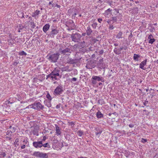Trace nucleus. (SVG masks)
I'll return each instance as SVG.
<instances>
[{
  "label": "nucleus",
  "mask_w": 158,
  "mask_h": 158,
  "mask_svg": "<svg viewBox=\"0 0 158 158\" xmlns=\"http://www.w3.org/2000/svg\"><path fill=\"white\" fill-rule=\"evenodd\" d=\"M80 47H81L78 48L75 50V56L76 58H78V61L80 60L81 59V56L85 52L88 53V51L85 46L80 45Z\"/></svg>",
  "instance_id": "obj_1"
},
{
  "label": "nucleus",
  "mask_w": 158,
  "mask_h": 158,
  "mask_svg": "<svg viewBox=\"0 0 158 158\" xmlns=\"http://www.w3.org/2000/svg\"><path fill=\"white\" fill-rule=\"evenodd\" d=\"M60 55V54L59 52H56L48 55L46 58L50 62L56 63L57 62Z\"/></svg>",
  "instance_id": "obj_2"
},
{
  "label": "nucleus",
  "mask_w": 158,
  "mask_h": 158,
  "mask_svg": "<svg viewBox=\"0 0 158 158\" xmlns=\"http://www.w3.org/2000/svg\"><path fill=\"white\" fill-rule=\"evenodd\" d=\"M31 108L34 109L40 110H43L44 108V106L42 105L40 102H36L28 106L26 108Z\"/></svg>",
  "instance_id": "obj_3"
},
{
  "label": "nucleus",
  "mask_w": 158,
  "mask_h": 158,
  "mask_svg": "<svg viewBox=\"0 0 158 158\" xmlns=\"http://www.w3.org/2000/svg\"><path fill=\"white\" fill-rule=\"evenodd\" d=\"M70 38L71 41L75 43H78L81 40V35L78 33H72L71 35Z\"/></svg>",
  "instance_id": "obj_4"
},
{
  "label": "nucleus",
  "mask_w": 158,
  "mask_h": 158,
  "mask_svg": "<svg viewBox=\"0 0 158 158\" xmlns=\"http://www.w3.org/2000/svg\"><path fill=\"white\" fill-rule=\"evenodd\" d=\"M64 47H65V48L63 47L60 48L59 49V53L63 55H67L68 54H67L66 53H69V54L68 55H70L72 52V51H73V48L72 49H70V48L66 47L65 46Z\"/></svg>",
  "instance_id": "obj_5"
},
{
  "label": "nucleus",
  "mask_w": 158,
  "mask_h": 158,
  "mask_svg": "<svg viewBox=\"0 0 158 158\" xmlns=\"http://www.w3.org/2000/svg\"><path fill=\"white\" fill-rule=\"evenodd\" d=\"M64 89L62 85H59L54 89L53 94L55 96H58L62 94Z\"/></svg>",
  "instance_id": "obj_6"
},
{
  "label": "nucleus",
  "mask_w": 158,
  "mask_h": 158,
  "mask_svg": "<svg viewBox=\"0 0 158 158\" xmlns=\"http://www.w3.org/2000/svg\"><path fill=\"white\" fill-rule=\"evenodd\" d=\"M96 66V62L95 61L90 60L88 61L86 64L85 67L87 69H91Z\"/></svg>",
  "instance_id": "obj_7"
},
{
  "label": "nucleus",
  "mask_w": 158,
  "mask_h": 158,
  "mask_svg": "<svg viewBox=\"0 0 158 158\" xmlns=\"http://www.w3.org/2000/svg\"><path fill=\"white\" fill-rule=\"evenodd\" d=\"M98 68L99 70L106 68L105 64L104 62L103 58L100 59L97 64Z\"/></svg>",
  "instance_id": "obj_8"
},
{
  "label": "nucleus",
  "mask_w": 158,
  "mask_h": 158,
  "mask_svg": "<svg viewBox=\"0 0 158 158\" xmlns=\"http://www.w3.org/2000/svg\"><path fill=\"white\" fill-rule=\"evenodd\" d=\"M33 155L36 157L41 158H47L48 155L46 153H43L39 152H35L33 153Z\"/></svg>",
  "instance_id": "obj_9"
},
{
  "label": "nucleus",
  "mask_w": 158,
  "mask_h": 158,
  "mask_svg": "<svg viewBox=\"0 0 158 158\" xmlns=\"http://www.w3.org/2000/svg\"><path fill=\"white\" fill-rule=\"evenodd\" d=\"M65 24L66 27L71 28H75V27L74 22L72 20L70 19L65 22Z\"/></svg>",
  "instance_id": "obj_10"
},
{
  "label": "nucleus",
  "mask_w": 158,
  "mask_h": 158,
  "mask_svg": "<svg viewBox=\"0 0 158 158\" xmlns=\"http://www.w3.org/2000/svg\"><path fill=\"white\" fill-rule=\"evenodd\" d=\"M32 144L33 146L35 148H41L42 147V141H34Z\"/></svg>",
  "instance_id": "obj_11"
},
{
  "label": "nucleus",
  "mask_w": 158,
  "mask_h": 158,
  "mask_svg": "<svg viewBox=\"0 0 158 158\" xmlns=\"http://www.w3.org/2000/svg\"><path fill=\"white\" fill-rule=\"evenodd\" d=\"M93 76L94 80H96L97 81H101L102 82H104L105 81V80L104 78L101 76H96L94 75Z\"/></svg>",
  "instance_id": "obj_12"
},
{
  "label": "nucleus",
  "mask_w": 158,
  "mask_h": 158,
  "mask_svg": "<svg viewBox=\"0 0 158 158\" xmlns=\"http://www.w3.org/2000/svg\"><path fill=\"white\" fill-rule=\"evenodd\" d=\"M60 70L58 68H55L52 72L53 76H59L60 78L61 77V75H60L59 73L60 72Z\"/></svg>",
  "instance_id": "obj_13"
},
{
  "label": "nucleus",
  "mask_w": 158,
  "mask_h": 158,
  "mask_svg": "<svg viewBox=\"0 0 158 158\" xmlns=\"http://www.w3.org/2000/svg\"><path fill=\"white\" fill-rule=\"evenodd\" d=\"M78 58H77V59H73L71 58L68 57L66 59L67 62L70 64H76L77 63V61L78 60Z\"/></svg>",
  "instance_id": "obj_14"
},
{
  "label": "nucleus",
  "mask_w": 158,
  "mask_h": 158,
  "mask_svg": "<svg viewBox=\"0 0 158 158\" xmlns=\"http://www.w3.org/2000/svg\"><path fill=\"white\" fill-rule=\"evenodd\" d=\"M147 61V60L146 59L142 61L139 64V68L143 70H146V68L144 67V66L146 65Z\"/></svg>",
  "instance_id": "obj_15"
},
{
  "label": "nucleus",
  "mask_w": 158,
  "mask_h": 158,
  "mask_svg": "<svg viewBox=\"0 0 158 158\" xmlns=\"http://www.w3.org/2000/svg\"><path fill=\"white\" fill-rule=\"evenodd\" d=\"M59 32V31L57 29V28H52V31L50 32V36L52 37H53L54 36L57 34Z\"/></svg>",
  "instance_id": "obj_16"
},
{
  "label": "nucleus",
  "mask_w": 158,
  "mask_h": 158,
  "mask_svg": "<svg viewBox=\"0 0 158 158\" xmlns=\"http://www.w3.org/2000/svg\"><path fill=\"white\" fill-rule=\"evenodd\" d=\"M123 50V48L122 47L120 48H115L114 50V52L116 55H119L121 53V51Z\"/></svg>",
  "instance_id": "obj_17"
},
{
  "label": "nucleus",
  "mask_w": 158,
  "mask_h": 158,
  "mask_svg": "<svg viewBox=\"0 0 158 158\" xmlns=\"http://www.w3.org/2000/svg\"><path fill=\"white\" fill-rule=\"evenodd\" d=\"M148 39L149 40L148 42L151 44H152L156 40L153 37L152 35L150 34L148 37Z\"/></svg>",
  "instance_id": "obj_18"
},
{
  "label": "nucleus",
  "mask_w": 158,
  "mask_h": 158,
  "mask_svg": "<svg viewBox=\"0 0 158 158\" xmlns=\"http://www.w3.org/2000/svg\"><path fill=\"white\" fill-rule=\"evenodd\" d=\"M55 126L56 128V134L57 136L60 135L61 134V132L60 131V127L57 124H55Z\"/></svg>",
  "instance_id": "obj_19"
},
{
  "label": "nucleus",
  "mask_w": 158,
  "mask_h": 158,
  "mask_svg": "<svg viewBox=\"0 0 158 158\" xmlns=\"http://www.w3.org/2000/svg\"><path fill=\"white\" fill-rule=\"evenodd\" d=\"M50 25L49 24H46L43 27V31L46 33L47 31H48L49 29Z\"/></svg>",
  "instance_id": "obj_20"
},
{
  "label": "nucleus",
  "mask_w": 158,
  "mask_h": 158,
  "mask_svg": "<svg viewBox=\"0 0 158 158\" xmlns=\"http://www.w3.org/2000/svg\"><path fill=\"white\" fill-rule=\"evenodd\" d=\"M92 31V30L91 29L90 27L89 26L87 27V29L86 31V32L87 33V35L89 36L91 35Z\"/></svg>",
  "instance_id": "obj_21"
},
{
  "label": "nucleus",
  "mask_w": 158,
  "mask_h": 158,
  "mask_svg": "<svg viewBox=\"0 0 158 158\" xmlns=\"http://www.w3.org/2000/svg\"><path fill=\"white\" fill-rule=\"evenodd\" d=\"M96 115L97 118L98 119L101 118L103 117V114H102L99 110L97 113Z\"/></svg>",
  "instance_id": "obj_22"
},
{
  "label": "nucleus",
  "mask_w": 158,
  "mask_h": 158,
  "mask_svg": "<svg viewBox=\"0 0 158 158\" xmlns=\"http://www.w3.org/2000/svg\"><path fill=\"white\" fill-rule=\"evenodd\" d=\"M140 56L136 54H134L133 56V59L134 60L138 61L139 60V58H140Z\"/></svg>",
  "instance_id": "obj_23"
},
{
  "label": "nucleus",
  "mask_w": 158,
  "mask_h": 158,
  "mask_svg": "<svg viewBox=\"0 0 158 158\" xmlns=\"http://www.w3.org/2000/svg\"><path fill=\"white\" fill-rule=\"evenodd\" d=\"M122 36L123 33L121 31H119L116 35V38L118 39H121L123 38Z\"/></svg>",
  "instance_id": "obj_24"
},
{
  "label": "nucleus",
  "mask_w": 158,
  "mask_h": 158,
  "mask_svg": "<svg viewBox=\"0 0 158 158\" xmlns=\"http://www.w3.org/2000/svg\"><path fill=\"white\" fill-rule=\"evenodd\" d=\"M44 104L45 105L48 107H51V101H47V100L44 101Z\"/></svg>",
  "instance_id": "obj_25"
},
{
  "label": "nucleus",
  "mask_w": 158,
  "mask_h": 158,
  "mask_svg": "<svg viewBox=\"0 0 158 158\" xmlns=\"http://www.w3.org/2000/svg\"><path fill=\"white\" fill-rule=\"evenodd\" d=\"M69 66H66L62 68L61 69V71H70V70L69 69Z\"/></svg>",
  "instance_id": "obj_26"
},
{
  "label": "nucleus",
  "mask_w": 158,
  "mask_h": 158,
  "mask_svg": "<svg viewBox=\"0 0 158 158\" xmlns=\"http://www.w3.org/2000/svg\"><path fill=\"white\" fill-rule=\"evenodd\" d=\"M18 28V31L19 32H21V30H22L23 28H24L25 27V26H23L22 25L20 24H19V27Z\"/></svg>",
  "instance_id": "obj_27"
},
{
  "label": "nucleus",
  "mask_w": 158,
  "mask_h": 158,
  "mask_svg": "<svg viewBox=\"0 0 158 158\" xmlns=\"http://www.w3.org/2000/svg\"><path fill=\"white\" fill-rule=\"evenodd\" d=\"M19 139L18 138H17L15 141V142L14 143H13V144H14L15 145V147H16V148L17 146H19Z\"/></svg>",
  "instance_id": "obj_28"
},
{
  "label": "nucleus",
  "mask_w": 158,
  "mask_h": 158,
  "mask_svg": "<svg viewBox=\"0 0 158 158\" xmlns=\"http://www.w3.org/2000/svg\"><path fill=\"white\" fill-rule=\"evenodd\" d=\"M98 103L101 105L104 104L105 103L104 100L102 99H100L98 101Z\"/></svg>",
  "instance_id": "obj_29"
},
{
  "label": "nucleus",
  "mask_w": 158,
  "mask_h": 158,
  "mask_svg": "<svg viewBox=\"0 0 158 158\" xmlns=\"http://www.w3.org/2000/svg\"><path fill=\"white\" fill-rule=\"evenodd\" d=\"M15 98L18 100L19 101H20L22 99V97L19 94H17L16 95Z\"/></svg>",
  "instance_id": "obj_30"
},
{
  "label": "nucleus",
  "mask_w": 158,
  "mask_h": 158,
  "mask_svg": "<svg viewBox=\"0 0 158 158\" xmlns=\"http://www.w3.org/2000/svg\"><path fill=\"white\" fill-rule=\"evenodd\" d=\"M77 133L78 135L81 137L83 135V132L81 130H79L77 131Z\"/></svg>",
  "instance_id": "obj_31"
},
{
  "label": "nucleus",
  "mask_w": 158,
  "mask_h": 158,
  "mask_svg": "<svg viewBox=\"0 0 158 158\" xmlns=\"http://www.w3.org/2000/svg\"><path fill=\"white\" fill-rule=\"evenodd\" d=\"M98 41V40L94 38H92L91 41V42L93 44H94L95 43H96L97 41Z\"/></svg>",
  "instance_id": "obj_32"
},
{
  "label": "nucleus",
  "mask_w": 158,
  "mask_h": 158,
  "mask_svg": "<svg viewBox=\"0 0 158 158\" xmlns=\"http://www.w3.org/2000/svg\"><path fill=\"white\" fill-rule=\"evenodd\" d=\"M19 55L20 56H26L27 55L26 53L23 51H20L19 53Z\"/></svg>",
  "instance_id": "obj_33"
},
{
  "label": "nucleus",
  "mask_w": 158,
  "mask_h": 158,
  "mask_svg": "<svg viewBox=\"0 0 158 158\" xmlns=\"http://www.w3.org/2000/svg\"><path fill=\"white\" fill-rule=\"evenodd\" d=\"M46 98L49 100V101H51L52 100V98L51 97V96H50L49 93H47V94L46 95Z\"/></svg>",
  "instance_id": "obj_34"
},
{
  "label": "nucleus",
  "mask_w": 158,
  "mask_h": 158,
  "mask_svg": "<svg viewBox=\"0 0 158 158\" xmlns=\"http://www.w3.org/2000/svg\"><path fill=\"white\" fill-rule=\"evenodd\" d=\"M44 147L45 148L47 147L48 148H50V145H49L48 143H46L44 144H43L42 143V147Z\"/></svg>",
  "instance_id": "obj_35"
},
{
  "label": "nucleus",
  "mask_w": 158,
  "mask_h": 158,
  "mask_svg": "<svg viewBox=\"0 0 158 158\" xmlns=\"http://www.w3.org/2000/svg\"><path fill=\"white\" fill-rule=\"evenodd\" d=\"M112 10L110 8L108 9L107 10H106L105 11V15H108Z\"/></svg>",
  "instance_id": "obj_36"
},
{
  "label": "nucleus",
  "mask_w": 158,
  "mask_h": 158,
  "mask_svg": "<svg viewBox=\"0 0 158 158\" xmlns=\"http://www.w3.org/2000/svg\"><path fill=\"white\" fill-rule=\"evenodd\" d=\"M117 17H112V19L111 20L112 21H113V23L114 22H116L117 21Z\"/></svg>",
  "instance_id": "obj_37"
},
{
  "label": "nucleus",
  "mask_w": 158,
  "mask_h": 158,
  "mask_svg": "<svg viewBox=\"0 0 158 158\" xmlns=\"http://www.w3.org/2000/svg\"><path fill=\"white\" fill-rule=\"evenodd\" d=\"M9 128L11 129V130L10 131L12 132H11L14 133V132L16 130V128L15 127H12L11 126L9 127Z\"/></svg>",
  "instance_id": "obj_38"
},
{
  "label": "nucleus",
  "mask_w": 158,
  "mask_h": 158,
  "mask_svg": "<svg viewBox=\"0 0 158 158\" xmlns=\"http://www.w3.org/2000/svg\"><path fill=\"white\" fill-rule=\"evenodd\" d=\"M91 82L92 85H95L97 83V81L96 80H94V78H93V76H92V80H91Z\"/></svg>",
  "instance_id": "obj_39"
},
{
  "label": "nucleus",
  "mask_w": 158,
  "mask_h": 158,
  "mask_svg": "<svg viewBox=\"0 0 158 158\" xmlns=\"http://www.w3.org/2000/svg\"><path fill=\"white\" fill-rule=\"evenodd\" d=\"M33 134L34 135L38 136L39 135L38 131L36 130H34L33 131Z\"/></svg>",
  "instance_id": "obj_40"
},
{
  "label": "nucleus",
  "mask_w": 158,
  "mask_h": 158,
  "mask_svg": "<svg viewBox=\"0 0 158 158\" xmlns=\"http://www.w3.org/2000/svg\"><path fill=\"white\" fill-rule=\"evenodd\" d=\"M104 52V50L103 49L101 50H98V55L101 56L102 55L103 53Z\"/></svg>",
  "instance_id": "obj_41"
},
{
  "label": "nucleus",
  "mask_w": 158,
  "mask_h": 158,
  "mask_svg": "<svg viewBox=\"0 0 158 158\" xmlns=\"http://www.w3.org/2000/svg\"><path fill=\"white\" fill-rule=\"evenodd\" d=\"M68 123L69 125L72 126V127H73L75 125L74 123L73 122H68Z\"/></svg>",
  "instance_id": "obj_42"
},
{
  "label": "nucleus",
  "mask_w": 158,
  "mask_h": 158,
  "mask_svg": "<svg viewBox=\"0 0 158 158\" xmlns=\"http://www.w3.org/2000/svg\"><path fill=\"white\" fill-rule=\"evenodd\" d=\"M53 76L52 74V73L51 72V73H50L49 74H48L47 76V77L46 79H47L49 78H51V79H52V77Z\"/></svg>",
  "instance_id": "obj_43"
},
{
  "label": "nucleus",
  "mask_w": 158,
  "mask_h": 158,
  "mask_svg": "<svg viewBox=\"0 0 158 158\" xmlns=\"http://www.w3.org/2000/svg\"><path fill=\"white\" fill-rule=\"evenodd\" d=\"M29 22H30L31 24L32 25L31 28H34L35 27V26L34 23L33 21H29Z\"/></svg>",
  "instance_id": "obj_44"
},
{
  "label": "nucleus",
  "mask_w": 158,
  "mask_h": 158,
  "mask_svg": "<svg viewBox=\"0 0 158 158\" xmlns=\"http://www.w3.org/2000/svg\"><path fill=\"white\" fill-rule=\"evenodd\" d=\"M102 131L101 130H99V131H97L95 132V134L96 135H100L102 133Z\"/></svg>",
  "instance_id": "obj_45"
},
{
  "label": "nucleus",
  "mask_w": 158,
  "mask_h": 158,
  "mask_svg": "<svg viewBox=\"0 0 158 158\" xmlns=\"http://www.w3.org/2000/svg\"><path fill=\"white\" fill-rule=\"evenodd\" d=\"M114 71L113 70H111L110 71V72L109 73L108 77H111L112 75V73H114Z\"/></svg>",
  "instance_id": "obj_46"
},
{
  "label": "nucleus",
  "mask_w": 158,
  "mask_h": 158,
  "mask_svg": "<svg viewBox=\"0 0 158 158\" xmlns=\"http://www.w3.org/2000/svg\"><path fill=\"white\" fill-rule=\"evenodd\" d=\"M147 141V140L146 139L142 138L141 139V142L143 143H145Z\"/></svg>",
  "instance_id": "obj_47"
},
{
  "label": "nucleus",
  "mask_w": 158,
  "mask_h": 158,
  "mask_svg": "<svg viewBox=\"0 0 158 158\" xmlns=\"http://www.w3.org/2000/svg\"><path fill=\"white\" fill-rule=\"evenodd\" d=\"M114 27L113 26V25H112V24H110L109 25V28L110 30H113L114 28Z\"/></svg>",
  "instance_id": "obj_48"
},
{
  "label": "nucleus",
  "mask_w": 158,
  "mask_h": 158,
  "mask_svg": "<svg viewBox=\"0 0 158 158\" xmlns=\"http://www.w3.org/2000/svg\"><path fill=\"white\" fill-rule=\"evenodd\" d=\"M97 23H93L92 25V26L94 28H95L97 27Z\"/></svg>",
  "instance_id": "obj_49"
},
{
  "label": "nucleus",
  "mask_w": 158,
  "mask_h": 158,
  "mask_svg": "<svg viewBox=\"0 0 158 158\" xmlns=\"http://www.w3.org/2000/svg\"><path fill=\"white\" fill-rule=\"evenodd\" d=\"M11 131L8 130L6 132V135H8L9 134H10V135H11V134L12 133V132H11Z\"/></svg>",
  "instance_id": "obj_50"
},
{
  "label": "nucleus",
  "mask_w": 158,
  "mask_h": 158,
  "mask_svg": "<svg viewBox=\"0 0 158 158\" xmlns=\"http://www.w3.org/2000/svg\"><path fill=\"white\" fill-rule=\"evenodd\" d=\"M155 30V29L154 28V27L153 26H151V28L150 29V31L151 32H153Z\"/></svg>",
  "instance_id": "obj_51"
},
{
  "label": "nucleus",
  "mask_w": 158,
  "mask_h": 158,
  "mask_svg": "<svg viewBox=\"0 0 158 158\" xmlns=\"http://www.w3.org/2000/svg\"><path fill=\"white\" fill-rule=\"evenodd\" d=\"M148 103V101L147 99L143 102V104L145 106H146L147 104Z\"/></svg>",
  "instance_id": "obj_52"
},
{
  "label": "nucleus",
  "mask_w": 158,
  "mask_h": 158,
  "mask_svg": "<svg viewBox=\"0 0 158 158\" xmlns=\"http://www.w3.org/2000/svg\"><path fill=\"white\" fill-rule=\"evenodd\" d=\"M124 154L127 157H128L130 155V154L127 152L126 151L124 153Z\"/></svg>",
  "instance_id": "obj_53"
},
{
  "label": "nucleus",
  "mask_w": 158,
  "mask_h": 158,
  "mask_svg": "<svg viewBox=\"0 0 158 158\" xmlns=\"http://www.w3.org/2000/svg\"><path fill=\"white\" fill-rule=\"evenodd\" d=\"M56 76H53L52 77V79L51 80H53L54 79L55 80H57V78L56 77Z\"/></svg>",
  "instance_id": "obj_54"
},
{
  "label": "nucleus",
  "mask_w": 158,
  "mask_h": 158,
  "mask_svg": "<svg viewBox=\"0 0 158 158\" xmlns=\"http://www.w3.org/2000/svg\"><path fill=\"white\" fill-rule=\"evenodd\" d=\"M106 3H108L110 6H111L113 3V2L110 0H108L107 1Z\"/></svg>",
  "instance_id": "obj_55"
},
{
  "label": "nucleus",
  "mask_w": 158,
  "mask_h": 158,
  "mask_svg": "<svg viewBox=\"0 0 158 158\" xmlns=\"http://www.w3.org/2000/svg\"><path fill=\"white\" fill-rule=\"evenodd\" d=\"M6 155V154L5 152H3L2 153L0 154V157L2 156L3 157H4Z\"/></svg>",
  "instance_id": "obj_56"
},
{
  "label": "nucleus",
  "mask_w": 158,
  "mask_h": 158,
  "mask_svg": "<svg viewBox=\"0 0 158 158\" xmlns=\"http://www.w3.org/2000/svg\"><path fill=\"white\" fill-rule=\"evenodd\" d=\"M19 63V62H18L16 61H15L13 63V64L15 66H16Z\"/></svg>",
  "instance_id": "obj_57"
},
{
  "label": "nucleus",
  "mask_w": 158,
  "mask_h": 158,
  "mask_svg": "<svg viewBox=\"0 0 158 158\" xmlns=\"http://www.w3.org/2000/svg\"><path fill=\"white\" fill-rule=\"evenodd\" d=\"M40 10H36L35 12V14H36L37 15H38L40 14Z\"/></svg>",
  "instance_id": "obj_58"
},
{
  "label": "nucleus",
  "mask_w": 158,
  "mask_h": 158,
  "mask_svg": "<svg viewBox=\"0 0 158 158\" xmlns=\"http://www.w3.org/2000/svg\"><path fill=\"white\" fill-rule=\"evenodd\" d=\"M112 21L111 20H108L107 21V22L110 25V24H113V23H111Z\"/></svg>",
  "instance_id": "obj_59"
},
{
  "label": "nucleus",
  "mask_w": 158,
  "mask_h": 158,
  "mask_svg": "<svg viewBox=\"0 0 158 158\" xmlns=\"http://www.w3.org/2000/svg\"><path fill=\"white\" fill-rule=\"evenodd\" d=\"M85 44V42L84 41H83L82 42H81V45H82V46H85L84 45Z\"/></svg>",
  "instance_id": "obj_60"
},
{
  "label": "nucleus",
  "mask_w": 158,
  "mask_h": 158,
  "mask_svg": "<svg viewBox=\"0 0 158 158\" xmlns=\"http://www.w3.org/2000/svg\"><path fill=\"white\" fill-rule=\"evenodd\" d=\"M77 78L75 77H73L71 79L72 81H77Z\"/></svg>",
  "instance_id": "obj_61"
},
{
  "label": "nucleus",
  "mask_w": 158,
  "mask_h": 158,
  "mask_svg": "<svg viewBox=\"0 0 158 158\" xmlns=\"http://www.w3.org/2000/svg\"><path fill=\"white\" fill-rule=\"evenodd\" d=\"M92 48H93L92 47H91V46H90V47L89 48H88V49H87V50H88V52L89 51H92Z\"/></svg>",
  "instance_id": "obj_62"
},
{
  "label": "nucleus",
  "mask_w": 158,
  "mask_h": 158,
  "mask_svg": "<svg viewBox=\"0 0 158 158\" xmlns=\"http://www.w3.org/2000/svg\"><path fill=\"white\" fill-rule=\"evenodd\" d=\"M134 126V125L133 124H131L129 125V126L131 128L133 127Z\"/></svg>",
  "instance_id": "obj_63"
},
{
  "label": "nucleus",
  "mask_w": 158,
  "mask_h": 158,
  "mask_svg": "<svg viewBox=\"0 0 158 158\" xmlns=\"http://www.w3.org/2000/svg\"><path fill=\"white\" fill-rule=\"evenodd\" d=\"M60 104L57 105L56 106V108L57 109L60 108Z\"/></svg>",
  "instance_id": "obj_64"
}]
</instances>
